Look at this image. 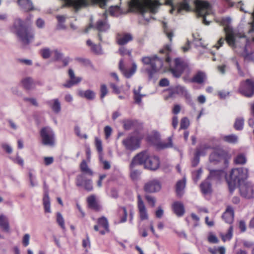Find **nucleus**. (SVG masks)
Returning <instances> with one entry per match:
<instances>
[{
    "instance_id": "33",
    "label": "nucleus",
    "mask_w": 254,
    "mask_h": 254,
    "mask_svg": "<svg viewBox=\"0 0 254 254\" xmlns=\"http://www.w3.org/2000/svg\"><path fill=\"white\" fill-rule=\"evenodd\" d=\"M142 88L141 86H139L138 90H133V99L135 103L140 104L141 103V99L145 96V94H140V90Z\"/></svg>"
},
{
    "instance_id": "28",
    "label": "nucleus",
    "mask_w": 254,
    "mask_h": 254,
    "mask_svg": "<svg viewBox=\"0 0 254 254\" xmlns=\"http://www.w3.org/2000/svg\"><path fill=\"white\" fill-rule=\"evenodd\" d=\"M78 95L81 97L85 98L90 100H93L95 97V92L91 90L86 91L79 90L78 91Z\"/></svg>"
},
{
    "instance_id": "50",
    "label": "nucleus",
    "mask_w": 254,
    "mask_h": 254,
    "mask_svg": "<svg viewBox=\"0 0 254 254\" xmlns=\"http://www.w3.org/2000/svg\"><path fill=\"white\" fill-rule=\"evenodd\" d=\"M190 125V122L188 119L184 117L182 119L180 124V129H186Z\"/></svg>"
},
{
    "instance_id": "24",
    "label": "nucleus",
    "mask_w": 254,
    "mask_h": 254,
    "mask_svg": "<svg viewBox=\"0 0 254 254\" xmlns=\"http://www.w3.org/2000/svg\"><path fill=\"white\" fill-rule=\"evenodd\" d=\"M48 104L55 113H59L61 111V103L58 99L51 100L48 102Z\"/></svg>"
},
{
    "instance_id": "20",
    "label": "nucleus",
    "mask_w": 254,
    "mask_h": 254,
    "mask_svg": "<svg viewBox=\"0 0 254 254\" xmlns=\"http://www.w3.org/2000/svg\"><path fill=\"white\" fill-rule=\"evenodd\" d=\"M225 151L221 149L214 150L209 156V161L211 163H216L221 161L225 156Z\"/></svg>"
},
{
    "instance_id": "7",
    "label": "nucleus",
    "mask_w": 254,
    "mask_h": 254,
    "mask_svg": "<svg viewBox=\"0 0 254 254\" xmlns=\"http://www.w3.org/2000/svg\"><path fill=\"white\" fill-rule=\"evenodd\" d=\"M13 28L14 32L23 43L28 44L33 40V31L26 27L20 19L17 18L14 20Z\"/></svg>"
},
{
    "instance_id": "8",
    "label": "nucleus",
    "mask_w": 254,
    "mask_h": 254,
    "mask_svg": "<svg viewBox=\"0 0 254 254\" xmlns=\"http://www.w3.org/2000/svg\"><path fill=\"white\" fill-rule=\"evenodd\" d=\"M142 62L145 64L150 65V67L147 69L150 78H152L153 75L163 66V59L158 58L156 56L152 57H143Z\"/></svg>"
},
{
    "instance_id": "41",
    "label": "nucleus",
    "mask_w": 254,
    "mask_h": 254,
    "mask_svg": "<svg viewBox=\"0 0 254 254\" xmlns=\"http://www.w3.org/2000/svg\"><path fill=\"white\" fill-rule=\"evenodd\" d=\"M98 225L103 227L107 232H109V223L107 219L105 217L99 218L98 220Z\"/></svg>"
},
{
    "instance_id": "56",
    "label": "nucleus",
    "mask_w": 254,
    "mask_h": 254,
    "mask_svg": "<svg viewBox=\"0 0 254 254\" xmlns=\"http://www.w3.org/2000/svg\"><path fill=\"white\" fill-rule=\"evenodd\" d=\"M208 241L210 243L213 244H217L218 243L219 241L217 238L213 234H210L208 237Z\"/></svg>"
},
{
    "instance_id": "1",
    "label": "nucleus",
    "mask_w": 254,
    "mask_h": 254,
    "mask_svg": "<svg viewBox=\"0 0 254 254\" xmlns=\"http://www.w3.org/2000/svg\"><path fill=\"white\" fill-rule=\"evenodd\" d=\"M171 51V48L170 45H166L164 49L160 51V53L166 54L165 62L169 67V71L175 77L179 78L183 72L188 69V64L181 58H176L172 61L169 57V52Z\"/></svg>"
},
{
    "instance_id": "31",
    "label": "nucleus",
    "mask_w": 254,
    "mask_h": 254,
    "mask_svg": "<svg viewBox=\"0 0 254 254\" xmlns=\"http://www.w3.org/2000/svg\"><path fill=\"white\" fill-rule=\"evenodd\" d=\"M21 83L23 87L26 89H31L35 86L33 79L30 77L23 78L21 81Z\"/></svg>"
},
{
    "instance_id": "49",
    "label": "nucleus",
    "mask_w": 254,
    "mask_h": 254,
    "mask_svg": "<svg viewBox=\"0 0 254 254\" xmlns=\"http://www.w3.org/2000/svg\"><path fill=\"white\" fill-rule=\"evenodd\" d=\"M135 166H134L132 168L130 167V170H131L130 171V176L132 180H136L139 177V176L140 175V172L139 171H138V170H133V168Z\"/></svg>"
},
{
    "instance_id": "48",
    "label": "nucleus",
    "mask_w": 254,
    "mask_h": 254,
    "mask_svg": "<svg viewBox=\"0 0 254 254\" xmlns=\"http://www.w3.org/2000/svg\"><path fill=\"white\" fill-rule=\"evenodd\" d=\"M190 8L188 4V3L187 2V0H184L183 2L180 3L179 8L178 9V12H180V11L182 10H185L186 11H189L190 10Z\"/></svg>"
},
{
    "instance_id": "35",
    "label": "nucleus",
    "mask_w": 254,
    "mask_h": 254,
    "mask_svg": "<svg viewBox=\"0 0 254 254\" xmlns=\"http://www.w3.org/2000/svg\"><path fill=\"white\" fill-rule=\"evenodd\" d=\"M221 139L225 142L232 144L237 143L238 140V136L234 134L228 135H223L221 136Z\"/></svg>"
},
{
    "instance_id": "18",
    "label": "nucleus",
    "mask_w": 254,
    "mask_h": 254,
    "mask_svg": "<svg viewBox=\"0 0 254 254\" xmlns=\"http://www.w3.org/2000/svg\"><path fill=\"white\" fill-rule=\"evenodd\" d=\"M43 189L44 191V197L43 198V204L45 213H51V203L48 194V187L45 182H44Z\"/></svg>"
},
{
    "instance_id": "26",
    "label": "nucleus",
    "mask_w": 254,
    "mask_h": 254,
    "mask_svg": "<svg viewBox=\"0 0 254 254\" xmlns=\"http://www.w3.org/2000/svg\"><path fill=\"white\" fill-rule=\"evenodd\" d=\"M210 174L208 177V179H214L217 180H220L222 177L225 176L224 172L222 170H212L209 169Z\"/></svg>"
},
{
    "instance_id": "64",
    "label": "nucleus",
    "mask_w": 254,
    "mask_h": 254,
    "mask_svg": "<svg viewBox=\"0 0 254 254\" xmlns=\"http://www.w3.org/2000/svg\"><path fill=\"white\" fill-rule=\"evenodd\" d=\"M164 213L163 210L161 207H159L155 212V215L156 217L160 218L162 217Z\"/></svg>"
},
{
    "instance_id": "61",
    "label": "nucleus",
    "mask_w": 254,
    "mask_h": 254,
    "mask_svg": "<svg viewBox=\"0 0 254 254\" xmlns=\"http://www.w3.org/2000/svg\"><path fill=\"white\" fill-rule=\"evenodd\" d=\"M44 161L45 165L49 166L53 163L54 158L53 157H45Z\"/></svg>"
},
{
    "instance_id": "46",
    "label": "nucleus",
    "mask_w": 254,
    "mask_h": 254,
    "mask_svg": "<svg viewBox=\"0 0 254 254\" xmlns=\"http://www.w3.org/2000/svg\"><path fill=\"white\" fill-rule=\"evenodd\" d=\"M52 54H54L55 61H60L62 60L63 58V54L60 50L56 49L52 51Z\"/></svg>"
},
{
    "instance_id": "12",
    "label": "nucleus",
    "mask_w": 254,
    "mask_h": 254,
    "mask_svg": "<svg viewBox=\"0 0 254 254\" xmlns=\"http://www.w3.org/2000/svg\"><path fill=\"white\" fill-rule=\"evenodd\" d=\"M75 184L77 187H82L88 191L92 190L93 189L92 180L87 179L83 174H79L77 176Z\"/></svg>"
},
{
    "instance_id": "25",
    "label": "nucleus",
    "mask_w": 254,
    "mask_h": 254,
    "mask_svg": "<svg viewBox=\"0 0 254 254\" xmlns=\"http://www.w3.org/2000/svg\"><path fill=\"white\" fill-rule=\"evenodd\" d=\"M87 202L90 208L98 211L100 209L101 207L98 204L96 200V197L94 195H91L87 198Z\"/></svg>"
},
{
    "instance_id": "62",
    "label": "nucleus",
    "mask_w": 254,
    "mask_h": 254,
    "mask_svg": "<svg viewBox=\"0 0 254 254\" xmlns=\"http://www.w3.org/2000/svg\"><path fill=\"white\" fill-rule=\"evenodd\" d=\"M91 49L96 54H100L102 53V49L100 45H97L95 44V46H93Z\"/></svg>"
},
{
    "instance_id": "29",
    "label": "nucleus",
    "mask_w": 254,
    "mask_h": 254,
    "mask_svg": "<svg viewBox=\"0 0 254 254\" xmlns=\"http://www.w3.org/2000/svg\"><path fill=\"white\" fill-rule=\"evenodd\" d=\"M186 186V180L179 181L176 184V193L178 196H182L184 193V190Z\"/></svg>"
},
{
    "instance_id": "27",
    "label": "nucleus",
    "mask_w": 254,
    "mask_h": 254,
    "mask_svg": "<svg viewBox=\"0 0 254 254\" xmlns=\"http://www.w3.org/2000/svg\"><path fill=\"white\" fill-rule=\"evenodd\" d=\"M80 169L82 173V174H83L84 176L85 175L89 176H92L93 175V172L90 168H89L85 160H83L81 162L80 165Z\"/></svg>"
},
{
    "instance_id": "58",
    "label": "nucleus",
    "mask_w": 254,
    "mask_h": 254,
    "mask_svg": "<svg viewBox=\"0 0 254 254\" xmlns=\"http://www.w3.org/2000/svg\"><path fill=\"white\" fill-rule=\"evenodd\" d=\"M104 132L105 137L108 138L110 136L112 132V129L110 126H106L104 128Z\"/></svg>"
},
{
    "instance_id": "15",
    "label": "nucleus",
    "mask_w": 254,
    "mask_h": 254,
    "mask_svg": "<svg viewBox=\"0 0 254 254\" xmlns=\"http://www.w3.org/2000/svg\"><path fill=\"white\" fill-rule=\"evenodd\" d=\"M174 94L184 96L188 103L190 104L191 103L190 95L184 86L178 85L174 87L170 93V96L173 97Z\"/></svg>"
},
{
    "instance_id": "32",
    "label": "nucleus",
    "mask_w": 254,
    "mask_h": 254,
    "mask_svg": "<svg viewBox=\"0 0 254 254\" xmlns=\"http://www.w3.org/2000/svg\"><path fill=\"white\" fill-rule=\"evenodd\" d=\"M201 191L204 194H208L211 191V184L207 178L206 180L202 183L200 185Z\"/></svg>"
},
{
    "instance_id": "16",
    "label": "nucleus",
    "mask_w": 254,
    "mask_h": 254,
    "mask_svg": "<svg viewBox=\"0 0 254 254\" xmlns=\"http://www.w3.org/2000/svg\"><path fill=\"white\" fill-rule=\"evenodd\" d=\"M119 68L123 74L126 78H128L131 77L135 72L137 69V65L135 63H133L132 64V67L130 69H126L124 64V60L121 59L120 61Z\"/></svg>"
},
{
    "instance_id": "23",
    "label": "nucleus",
    "mask_w": 254,
    "mask_h": 254,
    "mask_svg": "<svg viewBox=\"0 0 254 254\" xmlns=\"http://www.w3.org/2000/svg\"><path fill=\"white\" fill-rule=\"evenodd\" d=\"M132 40V36L129 33H124L118 35L117 37L118 43L119 45H124Z\"/></svg>"
},
{
    "instance_id": "14",
    "label": "nucleus",
    "mask_w": 254,
    "mask_h": 254,
    "mask_svg": "<svg viewBox=\"0 0 254 254\" xmlns=\"http://www.w3.org/2000/svg\"><path fill=\"white\" fill-rule=\"evenodd\" d=\"M161 186L157 180H152L146 183L144 186V190L149 193H153L159 191Z\"/></svg>"
},
{
    "instance_id": "55",
    "label": "nucleus",
    "mask_w": 254,
    "mask_h": 254,
    "mask_svg": "<svg viewBox=\"0 0 254 254\" xmlns=\"http://www.w3.org/2000/svg\"><path fill=\"white\" fill-rule=\"evenodd\" d=\"M101 91V96L100 97L101 99H103L108 93V89L107 86L105 84H102L100 88Z\"/></svg>"
},
{
    "instance_id": "45",
    "label": "nucleus",
    "mask_w": 254,
    "mask_h": 254,
    "mask_svg": "<svg viewBox=\"0 0 254 254\" xmlns=\"http://www.w3.org/2000/svg\"><path fill=\"white\" fill-rule=\"evenodd\" d=\"M57 222L63 230L65 229L64 220L62 215L60 212L57 213Z\"/></svg>"
},
{
    "instance_id": "38",
    "label": "nucleus",
    "mask_w": 254,
    "mask_h": 254,
    "mask_svg": "<svg viewBox=\"0 0 254 254\" xmlns=\"http://www.w3.org/2000/svg\"><path fill=\"white\" fill-rule=\"evenodd\" d=\"M0 227L6 232L9 231L8 220L6 217L3 215H0Z\"/></svg>"
},
{
    "instance_id": "21",
    "label": "nucleus",
    "mask_w": 254,
    "mask_h": 254,
    "mask_svg": "<svg viewBox=\"0 0 254 254\" xmlns=\"http://www.w3.org/2000/svg\"><path fill=\"white\" fill-rule=\"evenodd\" d=\"M234 212L233 208L231 206H228L226 211L222 215V218L226 223L231 224L234 219Z\"/></svg>"
},
{
    "instance_id": "10",
    "label": "nucleus",
    "mask_w": 254,
    "mask_h": 254,
    "mask_svg": "<svg viewBox=\"0 0 254 254\" xmlns=\"http://www.w3.org/2000/svg\"><path fill=\"white\" fill-rule=\"evenodd\" d=\"M240 92L245 96L250 97L254 94V82L252 79H247L241 83Z\"/></svg>"
},
{
    "instance_id": "51",
    "label": "nucleus",
    "mask_w": 254,
    "mask_h": 254,
    "mask_svg": "<svg viewBox=\"0 0 254 254\" xmlns=\"http://www.w3.org/2000/svg\"><path fill=\"white\" fill-rule=\"evenodd\" d=\"M145 199L149 205L152 207L155 206L156 203V199L155 197L149 195H146L145 196Z\"/></svg>"
},
{
    "instance_id": "59",
    "label": "nucleus",
    "mask_w": 254,
    "mask_h": 254,
    "mask_svg": "<svg viewBox=\"0 0 254 254\" xmlns=\"http://www.w3.org/2000/svg\"><path fill=\"white\" fill-rule=\"evenodd\" d=\"M74 131H75V134L79 137H81V138H87V135L86 134H84V135H82L81 133H80V127L78 126H76L75 127H74Z\"/></svg>"
},
{
    "instance_id": "42",
    "label": "nucleus",
    "mask_w": 254,
    "mask_h": 254,
    "mask_svg": "<svg viewBox=\"0 0 254 254\" xmlns=\"http://www.w3.org/2000/svg\"><path fill=\"white\" fill-rule=\"evenodd\" d=\"M244 119L243 118L239 117L236 119L234 125V128L237 130H241L243 128Z\"/></svg>"
},
{
    "instance_id": "5",
    "label": "nucleus",
    "mask_w": 254,
    "mask_h": 254,
    "mask_svg": "<svg viewBox=\"0 0 254 254\" xmlns=\"http://www.w3.org/2000/svg\"><path fill=\"white\" fill-rule=\"evenodd\" d=\"M160 5L157 0H131L129 3L131 8L136 9L142 15L148 10L151 13H155Z\"/></svg>"
},
{
    "instance_id": "44",
    "label": "nucleus",
    "mask_w": 254,
    "mask_h": 254,
    "mask_svg": "<svg viewBox=\"0 0 254 254\" xmlns=\"http://www.w3.org/2000/svg\"><path fill=\"white\" fill-rule=\"evenodd\" d=\"M232 235H233V227L232 226H230L228 230L227 234H221V237L222 238V240L224 242H225L226 241L230 240L232 238Z\"/></svg>"
},
{
    "instance_id": "9",
    "label": "nucleus",
    "mask_w": 254,
    "mask_h": 254,
    "mask_svg": "<svg viewBox=\"0 0 254 254\" xmlns=\"http://www.w3.org/2000/svg\"><path fill=\"white\" fill-rule=\"evenodd\" d=\"M43 144L53 146L55 145V135L53 130L49 127H43L40 132Z\"/></svg>"
},
{
    "instance_id": "43",
    "label": "nucleus",
    "mask_w": 254,
    "mask_h": 254,
    "mask_svg": "<svg viewBox=\"0 0 254 254\" xmlns=\"http://www.w3.org/2000/svg\"><path fill=\"white\" fill-rule=\"evenodd\" d=\"M124 127L126 130L132 128L136 124V122L130 120H126L123 121Z\"/></svg>"
},
{
    "instance_id": "53",
    "label": "nucleus",
    "mask_w": 254,
    "mask_h": 254,
    "mask_svg": "<svg viewBox=\"0 0 254 254\" xmlns=\"http://www.w3.org/2000/svg\"><path fill=\"white\" fill-rule=\"evenodd\" d=\"M121 211H122L124 216L121 218V219L120 220V222L124 223L127 221V209L125 207H122L120 208L119 212H121Z\"/></svg>"
},
{
    "instance_id": "36",
    "label": "nucleus",
    "mask_w": 254,
    "mask_h": 254,
    "mask_svg": "<svg viewBox=\"0 0 254 254\" xmlns=\"http://www.w3.org/2000/svg\"><path fill=\"white\" fill-rule=\"evenodd\" d=\"M206 78L205 73L201 71L198 72L192 78V81L197 83L201 84L203 82Z\"/></svg>"
},
{
    "instance_id": "39",
    "label": "nucleus",
    "mask_w": 254,
    "mask_h": 254,
    "mask_svg": "<svg viewBox=\"0 0 254 254\" xmlns=\"http://www.w3.org/2000/svg\"><path fill=\"white\" fill-rule=\"evenodd\" d=\"M246 155L244 153L238 154L235 158L234 161L236 164L244 165L247 162Z\"/></svg>"
},
{
    "instance_id": "30",
    "label": "nucleus",
    "mask_w": 254,
    "mask_h": 254,
    "mask_svg": "<svg viewBox=\"0 0 254 254\" xmlns=\"http://www.w3.org/2000/svg\"><path fill=\"white\" fill-rule=\"evenodd\" d=\"M18 2L21 8L25 11L33 9L32 3L30 0H18Z\"/></svg>"
},
{
    "instance_id": "3",
    "label": "nucleus",
    "mask_w": 254,
    "mask_h": 254,
    "mask_svg": "<svg viewBox=\"0 0 254 254\" xmlns=\"http://www.w3.org/2000/svg\"><path fill=\"white\" fill-rule=\"evenodd\" d=\"M217 22L220 23L221 25L224 26V30L226 37L225 38L223 37L220 38L217 43L215 45V47L218 50L220 47L222 46L225 41H226L229 46L233 49L236 48L237 43L235 39V33L232 27L230 25L231 22V18L229 17H223L220 20H217Z\"/></svg>"
},
{
    "instance_id": "40",
    "label": "nucleus",
    "mask_w": 254,
    "mask_h": 254,
    "mask_svg": "<svg viewBox=\"0 0 254 254\" xmlns=\"http://www.w3.org/2000/svg\"><path fill=\"white\" fill-rule=\"evenodd\" d=\"M173 146V142L171 137H169L168 138V141L160 142L158 143L157 147L160 149H165L170 148Z\"/></svg>"
},
{
    "instance_id": "63",
    "label": "nucleus",
    "mask_w": 254,
    "mask_h": 254,
    "mask_svg": "<svg viewBox=\"0 0 254 254\" xmlns=\"http://www.w3.org/2000/svg\"><path fill=\"white\" fill-rule=\"evenodd\" d=\"M82 246L84 248L88 249L90 247V243L89 239V237L87 236L86 239L83 240Z\"/></svg>"
},
{
    "instance_id": "54",
    "label": "nucleus",
    "mask_w": 254,
    "mask_h": 254,
    "mask_svg": "<svg viewBox=\"0 0 254 254\" xmlns=\"http://www.w3.org/2000/svg\"><path fill=\"white\" fill-rule=\"evenodd\" d=\"M225 0L227 1L228 4L230 6H233L234 3H236V2L238 3L237 7H239L240 10L244 11V9H243V8L241 6V5L239 6V5L241 4V3H242L241 0H240V1H237V0L234 1L233 0Z\"/></svg>"
},
{
    "instance_id": "37",
    "label": "nucleus",
    "mask_w": 254,
    "mask_h": 254,
    "mask_svg": "<svg viewBox=\"0 0 254 254\" xmlns=\"http://www.w3.org/2000/svg\"><path fill=\"white\" fill-rule=\"evenodd\" d=\"M210 148V146L207 144H202L197 148L195 153L198 155L199 156H204L206 155L207 150Z\"/></svg>"
},
{
    "instance_id": "52",
    "label": "nucleus",
    "mask_w": 254,
    "mask_h": 254,
    "mask_svg": "<svg viewBox=\"0 0 254 254\" xmlns=\"http://www.w3.org/2000/svg\"><path fill=\"white\" fill-rule=\"evenodd\" d=\"M95 145L98 152L99 153H102L103 148L102 141L99 138L97 137L95 138Z\"/></svg>"
},
{
    "instance_id": "11",
    "label": "nucleus",
    "mask_w": 254,
    "mask_h": 254,
    "mask_svg": "<svg viewBox=\"0 0 254 254\" xmlns=\"http://www.w3.org/2000/svg\"><path fill=\"white\" fill-rule=\"evenodd\" d=\"M239 186L240 194L243 197L247 198L254 197V190L251 183L245 182Z\"/></svg>"
},
{
    "instance_id": "34",
    "label": "nucleus",
    "mask_w": 254,
    "mask_h": 254,
    "mask_svg": "<svg viewBox=\"0 0 254 254\" xmlns=\"http://www.w3.org/2000/svg\"><path fill=\"white\" fill-rule=\"evenodd\" d=\"M34 170L30 169L28 173L29 181L31 187H34L38 185V182L36 180V176L34 173Z\"/></svg>"
},
{
    "instance_id": "2",
    "label": "nucleus",
    "mask_w": 254,
    "mask_h": 254,
    "mask_svg": "<svg viewBox=\"0 0 254 254\" xmlns=\"http://www.w3.org/2000/svg\"><path fill=\"white\" fill-rule=\"evenodd\" d=\"M141 165H144L145 168L156 170L159 167L160 161L157 156L149 155L147 151H142L133 157L130 163V167L132 168L134 166Z\"/></svg>"
},
{
    "instance_id": "60",
    "label": "nucleus",
    "mask_w": 254,
    "mask_h": 254,
    "mask_svg": "<svg viewBox=\"0 0 254 254\" xmlns=\"http://www.w3.org/2000/svg\"><path fill=\"white\" fill-rule=\"evenodd\" d=\"M120 54L122 55H128L129 56L131 55V51L127 50L126 48L123 47L120 48L119 49Z\"/></svg>"
},
{
    "instance_id": "13",
    "label": "nucleus",
    "mask_w": 254,
    "mask_h": 254,
    "mask_svg": "<svg viewBox=\"0 0 254 254\" xmlns=\"http://www.w3.org/2000/svg\"><path fill=\"white\" fill-rule=\"evenodd\" d=\"M123 144L127 150L133 151L138 148L140 146L139 139L135 136H128L122 141Z\"/></svg>"
},
{
    "instance_id": "47",
    "label": "nucleus",
    "mask_w": 254,
    "mask_h": 254,
    "mask_svg": "<svg viewBox=\"0 0 254 254\" xmlns=\"http://www.w3.org/2000/svg\"><path fill=\"white\" fill-rule=\"evenodd\" d=\"M52 53V51L48 48H45L41 50V54L44 59L49 58Z\"/></svg>"
},
{
    "instance_id": "57",
    "label": "nucleus",
    "mask_w": 254,
    "mask_h": 254,
    "mask_svg": "<svg viewBox=\"0 0 254 254\" xmlns=\"http://www.w3.org/2000/svg\"><path fill=\"white\" fill-rule=\"evenodd\" d=\"M30 235L26 234L24 235L22 239V244L24 246L27 247L29 244Z\"/></svg>"
},
{
    "instance_id": "4",
    "label": "nucleus",
    "mask_w": 254,
    "mask_h": 254,
    "mask_svg": "<svg viewBox=\"0 0 254 254\" xmlns=\"http://www.w3.org/2000/svg\"><path fill=\"white\" fill-rule=\"evenodd\" d=\"M248 169L246 168H239L231 170L229 178H226L229 190L232 192L237 185H240L244 182L248 177Z\"/></svg>"
},
{
    "instance_id": "19",
    "label": "nucleus",
    "mask_w": 254,
    "mask_h": 254,
    "mask_svg": "<svg viewBox=\"0 0 254 254\" xmlns=\"http://www.w3.org/2000/svg\"><path fill=\"white\" fill-rule=\"evenodd\" d=\"M104 17L103 19H99L95 24L94 28L101 32H105L110 28V25L107 20L106 13L104 14Z\"/></svg>"
},
{
    "instance_id": "22",
    "label": "nucleus",
    "mask_w": 254,
    "mask_h": 254,
    "mask_svg": "<svg viewBox=\"0 0 254 254\" xmlns=\"http://www.w3.org/2000/svg\"><path fill=\"white\" fill-rule=\"evenodd\" d=\"M173 209L174 213L178 216H181L185 213V208L183 204L181 202H175L173 204Z\"/></svg>"
},
{
    "instance_id": "6",
    "label": "nucleus",
    "mask_w": 254,
    "mask_h": 254,
    "mask_svg": "<svg viewBox=\"0 0 254 254\" xmlns=\"http://www.w3.org/2000/svg\"><path fill=\"white\" fill-rule=\"evenodd\" d=\"M196 12L197 15L202 17V21L205 25H209L214 19L211 5L207 1L196 0L194 1Z\"/></svg>"
},
{
    "instance_id": "17",
    "label": "nucleus",
    "mask_w": 254,
    "mask_h": 254,
    "mask_svg": "<svg viewBox=\"0 0 254 254\" xmlns=\"http://www.w3.org/2000/svg\"><path fill=\"white\" fill-rule=\"evenodd\" d=\"M137 208L138 210L140 219L141 220H147L148 214L145 204L141 198V196L137 195Z\"/></svg>"
}]
</instances>
